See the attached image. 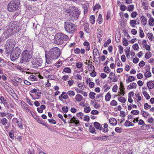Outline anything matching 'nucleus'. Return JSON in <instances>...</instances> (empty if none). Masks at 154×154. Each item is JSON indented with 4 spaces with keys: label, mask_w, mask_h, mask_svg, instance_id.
I'll return each instance as SVG.
<instances>
[{
    "label": "nucleus",
    "mask_w": 154,
    "mask_h": 154,
    "mask_svg": "<svg viewBox=\"0 0 154 154\" xmlns=\"http://www.w3.org/2000/svg\"><path fill=\"white\" fill-rule=\"evenodd\" d=\"M67 94L70 97H72L75 95V92L72 91H68Z\"/></svg>",
    "instance_id": "nucleus-45"
},
{
    "label": "nucleus",
    "mask_w": 154,
    "mask_h": 154,
    "mask_svg": "<svg viewBox=\"0 0 154 154\" xmlns=\"http://www.w3.org/2000/svg\"><path fill=\"white\" fill-rule=\"evenodd\" d=\"M76 27V26L71 22H66L65 23V30L69 33H73L75 30Z\"/></svg>",
    "instance_id": "nucleus-8"
},
{
    "label": "nucleus",
    "mask_w": 154,
    "mask_h": 154,
    "mask_svg": "<svg viewBox=\"0 0 154 154\" xmlns=\"http://www.w3.org/2000/svg\"><path fill=\"white\" fill-rule=\"evenodd\" d=\"M104 70L105 72H106V73H109L111 70L109 68L108 66H105L104 69Z\"/></svg>",
    "instance_id": "nucleus-43"
},
{
    "label": "nucleus",
    "mask_w": 154,
    "mask_h": 154,
    "mask_svg": "<svg viewBox=\"0 0 154 154\" xmlns=\"http://www.w3.org/2000/svg\"><path fill=\"white\" fill-rule=\"evenodd\" d=\"M110 104L112 106H116L117 104V103L116 100H113L111 102Z\"/></svg>",
    "instance_id": "nucleus-59"
},
{
    "label": "nucleus",
    "mask_w": 154,
    "mask_h": 154,
    "mask_svg": "<svg viewBox=\"0 0 154 154\" xmlns=\"http://www.w3.org/2000/svg\"><path fill=\"white\" fill-rule=\"evenodd\" d=\"M139 36L141 38H143L144 36V35L143 31L140 27H139Z\"/></svg>",
    "instance_id": "nucleus-32"
},
{
    "label": "nucleus",
    "mask_w": 154,
    "mask_h": 154,
    "mask_svg": "<svg viewBox=\"0 0 154 154\" xmlns=\"http://www.w3.org/2000/svg\"><path fill=\"white\" fill-rule=\"evenodd\" d=\"M21 52V50L19 48L16 47L14 48L10 52L11 60L14 61L20 57Z\"/></svg>",
    "instance_id": "nucleus-7"
},
{
    "label": "nucleus",
    "mask_w": 154,
    "mask_h": 154,
    "mask_svg": "<svg viewBox=\"0 0 154 154\" xmlns=\"http://www.w3.org/2000/svg\"><path fill=\"white\" fill-rule=\"evenodd\" d=\"M141 18L142 20V22H143V24L144 26L146 25V24L147 19L144 16H142Z\"/></svg>",
    "instance_id": "nucleus-21"
},
{
    "label": "nucleus",
    "mask_w": 154,
    "mask_h": 154,
    "mask_svg": "<svg viewBox=\"0 0 154 154\" xmlns=\"http://www.w3.org/2000/svg\"><path fill=\"white\" fill-rule=\"evenodd\" d=\"M21 29V25L20 23L14 22L8 26L4 34L7 37H9L16 33L18 32Z\"/></svg>",
    "instance_id": "nucleus-1"
},
{
    "label": "nucleus",
    "mask_w": 154,
    "mask_h": 154,
    "mask_svg": "<svg viewBox=\"0 0 154 154\" xmlns=\"http://www.w3.org/2000/svg\"><path fill=\"white\" fill-rule=\"evenodd\" d=\"M119 89H120V90L121 92L124 91L125 88L124 86V85L122 82L120 83V88Z\"/></svg>",
    "instance_id": "nucleus-47"
},
{
    "label": "nucleus",
    "mask_w": 154,
    "mask_h": 154,
    "mask_svg": "<svg viewBox=\"0 0 154 154\" xmlns=\"http://www.w3.org/2000/svg\"><path fill=\"white\" fill-rule=\"evenodd\" d=\"M115 130L118 133H121L122 132V129L119 127H116L115 128Z\"/></svg>",
    "instance_id": "nucleus-60"
},
{
    "label": "nucleus",
    "mask_w": 154,
    "mask_h": 154,
    "mask_svg": "<svg viewBox=\"0 0 154 154\" xmlns=\"http://www.w3.org/2000/svg\"><path fill=\"white\" fill-rule=\"evenodd\" d=\"M140 113L142 114V116L145 118H146L147 116L149 115V113L142 110H141Z\"/></svg>",
    "instance_id": "nucleus-22"
},
{
    "label": "nucleus",
    "mask_w": 154,
    "mask_h": 154,
    "mask_svg": "<svg viewBox=\"0 0 154 154\" xmlns=\"http://www.w3.org/2000/svg\"><path fill=\"white\" fill-rule=\"evenodd\" d=\"M70 122H69V123H74L76 125H77L79 124V121L76 119L75 117L73 116L72 117V119H71L70 120Z\"/></svg>",
    "instance_id": "nucleus-12"
},
{
    "label": "nucleus",
    "mask_w": 154,
    "mask_h": 154,
    "mask_svg": "<svg viewBox=\"0 0 154 154\" xmlns=\"http://www.w3.org/2000/svg\"><path fill=\"white\" fill-rule=\"evenodd\" d=\"M38 120H37V121L39 123H40L45 126L46 127L49 129L51 130V129L47 126V125L46 124L45 122L42 121L40 119L38 118Z\"/></svg>",
    "instance_id": "nucleus-15"
},
{
    "label": "nucleus",
    "mask_w": 154,
    "mask_h": 154,
    "mask_svg": "<svg viewBox=\"0 0 154 154\" xmlns=\"http://www.w3.org/2000/svg\"><path fill=\"white\" fill-rule=\"evenodd\" d=\"M108 127V125L106 123H105L104 125V126L103 127H101V128L100 129V131H102L103 132L105 133L109 131Z\"/></svg>",
    "instance_id": "nucleus-13"
},
{
    "label": "nucleus",
    "mask_w": 154,
    "mask_h": 154,
    "mask_svg": "<svg viewBox=\"0 0 154 154\" xmlns=\"http://www.w3.org/2000/svg\"><path fill=\"white\" fill-rule=\"evenodd\" d=\"M124 125L126 127L133 126L134 125L132 123L128 120H126L125 122Z\"/></svg>",
    "instance_id": "nucleus-19"
},
{
    "label": "nucleus",
    "mask_w": 154,
    "mask_h": 154,
    "mask_svg": "<svg viewBox=\"0 0 154 154\" xmlns=\"http://www.w3.org/2000/svg\"><path fill=\"white\" fill-rule=\"evenodd\" d=\"M14 80L19 83H21L22 82V80L20 78L17 77L14 78Z\"/></svg>",
    "instance_id": "nucleus-46"
},
{
    "label": "nucleus",
    "mask_w": 154,
    "mask_h": 154,
    "mask_svg": "<svg viewBox=\"0 0 154 154\" xmlns=\"http://www.w3.org/2000/svg\"><path fill=\"white\" fill-rule=\"evenodd\" d=\"M148 87L149 89L153 88L154 87V84L152 83V81H149L147 83Z\"/></svg>",
    "instance_id": "nucleus-16"
},
{
    "label": "nucleus",
    "mask_w": 154,
    "mask_h": 154,
    "mask_svg": "<svg viewBox=\"0 0 154 154\" xmlns=\"http://www.w3.org/2000/svg\"><path fill=\"white\" fill-rule=\"evenodd\" d=\"M144 109H149L150 108L151 106L149 105L147 103H145L144 104Z\"/></svg>",
    "instance_id": "nucleus-48"
},
{
    "label": "nucleus",
    "mask_w": 154,
    "mask_h": 154,
    "mask_svg": "<svg viewBox=\"0 0 154 154\" xmlns=\"http://www.w3.org/2000/svg\"><path fill=\"white\" fill-rule=\"evenodd\" d=\"M68 39L69 37L67 35L62 33H57L55 36L54 42L55 44L60 45L65 43Z\"/></svg>",
    "instance_id": "nucleus-3"
},
{
    "label": "nucleus",
    "mask_w": 154,
    "mask_h": 154,
    "mask_svg": "<svg viewBox=\"0 0 154 154\" xmlns=\"http://www.w3.org/2000/svg\"><path fill=\"white\" fill-rule=\"evenodd\" d=\"M84 29L85 31L87 33H89L90 32L89 29L88 28V26L87 25H85L84 27Z\"/></svg>",
    "instance_id": "nucleus-54"
},
{
    "label": "nucleus",
    "mask_w": 154,
    "mask_h": 154,
    "mask_svg": "<svg viewBox=\"0 0 154 154\" xmlns=\"http://www.w3.org/2000/svg\"><path fill=\"white\" fill-rule=\"evenodd\" d=\"M149 25L153 26L154 25V19L152 17H150L149 20Z\"/></svg>",
    "instance_id": "nucleus-20"
},
{
    "label": "nucleus",
    "mask_w": 154,
    "mask_h": 154,
    "mask_svg": "<svg viewBox=\"0 0 154 154\" xmlns=\"http://www.w3.org/2000/svg\"><path fill=\"white\" fill-rule=\"evenodd\" d=\"M119 101L123 103H125L126 101V99L125 97H121L119 98Z\"/></svg>",
    "instance_id": "nucleus-41"
},
{
    "label": "nucleus",
    "mask_w": 154,
    "mask_h": 154,
    "mask_svg": "<svg viewBox=\"0 0 154 154\" xmlns=\"http://www.w3.org/2000/svg\"><path fill=\"white\" fill-rule=\"evenodd\" d=\"M16 44L15 41L13 39H9L7 40L5 45V53L9 54L12 49H13Z\"/></svg>",
    "instance_id": "nucleus-5"
},
{
    "label": "nucleus",
    "mask_w": 154,
    "mask_h": 154,
    "mask_svg": "<svg viewBox=\"0 0 154 154\" xmlns=\"http://www.w3.org/2000/svg\"><path fill=\"white\" fill-rule=\"evenodd\" d=\"M66 14L71 17H73L75 19H77L79 17L80 13L77 8L70 7L65 10Z\"/></svg>",
    "instance_id": "nucleus-4"
},
{
    "label": "nucleus",
    "mask_w": 154,
    "mask_h": 154,
    "mask_svg": "<svg viewBox=\"0 0 154 154\" xmlns=\"http://www.w3.org/2000/svg\"><path fill=\"white\" fill-rule=\"evenodd\" d=\"M137 15V12L135 11L133 12L131 14V17L132 18H134Z\"/></svg>",
    "instance_id": "nucleus-64"
},
{
    "label": "nucleus",
    "mask_w": 154,
    "mask_h": 154,
    "mask_svg": "<svg viewBox=\"0 0 154 154\" xmlns=\"http://www.w3.org/2000/svg\"><path fill=\"white\" fill-rule=\"evenodd\" d=\"M130 24L131 26L133 27H134L135 26V25L137 24V23H136V20H131L130 22Z\"/></svg>",
    "instance_id": "nucleus-31"
},
{
    "label": "nucleus",
    "mask_w": 154,
    "mask_h": 154,
    "mask_svg": "<svg viewBox=\"0 0 154 154\" xmlns=\"http://www.w3.org/2000/svg\"><path fill=\"white\" fill-rule=\"evenodd\" d=\"M68 97L67 95L65 92H63L61 96L59 97V99L60 100L62 101L63 100L61 98H63L64 99H66Z\"/></svg>",
    "instance_id": "nucleus-11"
},
{
    "label": "nucleus",
    "mask_w": 154,
    "mask_h": 154,
    "mask_svg": "<svg viewBox=\"0 0 154 154\" xmlns=\"http://www.w3.org/2000/svg\"><path fill=\"white\" fill-rule=\"evenodd\" d=\"M84 46H86V49L87 51H88L90 50V47L89 43L88 42H85L83 43Z\"/></svg>",
    "instance_id": "nucleus-23"
},
{
    "label": "nucleus",
    "mask_w": 154,
    "mask_h": 154,
    "mask_svg": "<svg viewBox=\"0 0 154 154\" xmlns=\"http://www.w3.org/2000/svg\"><path fill=\"white\" fill-rule=\"evenodd\" d=\"M123 48L121 45L119 46V50L120 54H122L123 53Z\"/></svg>",
    "instance_id": "nucleus-57"
},
{
    "label": "nucleus",
    "mask_w": 154,
    "mask_h": 154,
    "mask_svg": "<svg viewBox=\"0 0 154 154\" xmlns=\"http://www.w3.org/2000/svg\"><path fill=\"white\" fill-rule=\"evenodd\" d=\"M89 131L92 134L95 133L96 134L95 132L96 130L94 127H93L92 125H90L89 129Z\"/></svg>",
    "instance_id": "nucleus-24"
},
{
    "label": "nucleus",
    "mask_w": 154,
    "mask_h": 154,
    "mask_svg": "<svg viewBox=\"0 0 154 154\" xmlns=\"http://www.w3.org/2000/svg\"><path fill=\"white\" fill-rule=\"evenodd\" d=\"M111 98V95L109 93H108L105 97V100L106 101H109L110 100Z\"/></svg>",
    "instance_id": "nucleus-33"
},
{
    "label": "nucleus",
    "mask_w": 154,
    "mask_h": 154,
    "mask_svg": "<svg viewBox=\"0 0 154 154\" xmlns=\"http://www.w3.org/2000/svg\"><path fill=\"white\" fill-rule=\"evenodd\" d=\"M82 96L81 95L78 94L75 96V99L76 101L79 102L82 100Z\"/></svg>",
    "instance_id": "nucleus-18"
},
{
    "label": "nucleus",
    "mask_w": 154,
    "mask_h": 154,
    "mask_svg": "<svg viewBox=\"0 0 154 154\" xmlns=\"http://www.w3.org/2000/svg\"><path fill=\"white\" fill-rule=\"evenodd\" d=\"M60 54V49L59 48L54 47L51 48L47 54H45L46 62L50 63L53 60L57 59Z\"/></svg>",
    "instance_id": "nucleus-2"
},
{
    "label": "nucleus",
    "mask_w": 154,
    "mask_h": 154,
    "mask_svg": "<svg viewBox=\"0 0 154 154\" xmlns=\"http://www.w3.org/2000/svg\"><path fill=\"white\" fill-rule=\"evenodd\" d=\"M69 78V76L68 75H65L63 76L62 79L64 81H66L68 80Z\"/></svg>",
    "instance_id": "nucleus-58"
},
{
    "label": "nucleus",
    "mask_w": 154,
    "mask_h": 154,
    "mask_svg": "<svg viewBox=\"0 0 154 154\" xmlns=\"http://www.w3.org/2000/svg\"><path fill=\"white\" fill-rule=\"evenodd\" d=\"M118 89V86L117 85H115L113 87L112 91L114 92H116L117 91Z\"/></svg>",
    "instance_id": "nucleus-62"
},
{
    "label": "nucleus",
    "mask_w": 154,
    "mask_h": 154,
    "mask_svg": "<svg viewBox=\"0 0 154 154\" xmlns=\"http://www.w3.org/2000/svg\"><path fill=\"white\" fill-rule=\"evenodd\" d=\"M143 94L147 100L149 99L150 98V96L146 92L143 91Z\"/></svg>",
    "instance_id": "nucleus-37"
},
{
    "label": "nucleus",
    "mask_w": 154,
    "mask_h": 154,
    "mask_svg": "<svg viewBox=\"0 0 154 154\" xmlns=\"http://www.w3.org/2000/svg\"><path fill=\"white\" fill-rule=\"evenodd\" d=\"M152 54L150 52H147L145 55V57L146 59H149L151 56Z\"/></svg>",
    "instance_id": "nucleus-39"
},
{
    "label": "nucleus",
    "mask_w": 154,
    "mask_h": 154,
    "mask_svg": "<svg viewBox=\"0 0 154 154\" xmlns=\"http://www.w3.org/2000/svg\"><path fill=\"white\" fill-rule=\"evenodd\" d=\"M134 7V5H129L128 7L127 11L130 12L132 11L133 10Z\"/></svg>",
    "instance_id": "nucleus-38"
},
{
    "label": "nucleus",
    "mask_w": 154,
    "mask_h": 154,
    "mask_svg": "<svg viewBox=\"0 0 154 154\" xmlns=\"http://www.w3.org/2000/svg\"><path fill=\"white\" fill-rule=\"evenodd\" d=\"M97 54H99V52L97 49H94L93 51L94 56H97Z\"/></svg>",
    "instance_id": "nucleus-53"
},
{
    "label": "nucleus",
    "mask_w": 154,
    "mask_h": 154,
    "mask_svg": "<svg viewBox=\"0 0 154 154\" xmlns=\"http://www.w3.org/2000/svg\"><path fill=\"white\" fill-rule=\"evenodd\" d=\"M8 120L5 118H3L1 120V122L2 125H6L8 123Z\"/></svg>",
    "instance_id": "nucleus-28"
},
{
    "label": "nucleus",
    "mask_w": 154,
    "mask_h": 154,
    "mask_svg": "<svg viewBox=\"0 0 154 154\" xmlns=\"http://www.w3.org/2000/svg\"><path fill=\"white\" fill-rule=\"evenodd\" d=\"M96 94L93 92H90L89 94V97L91 99H93L95 97Z\"/></svg>",
    "instance_id": "nucleus-35"
},
{
    "label": "nucleus",
    "mask_w": 154,
    "mask_h": 154,
    "mask_svg": "<svg viewBox=\"0 0 154 154\" xmlns=\"http://www.w3.org/2000/svg\"><path fill=\"white\" fill-rule=\"evenodd\" d=\"M90 20L92 24H93L95 22V17L94 16L92 15L90 16Z\"/></svg>",
    "instance_id": "nucleus-29"
},
{
    "label": "nucleus",
    "mask_w": 154,
    "mask_h": 154,
    "mask_svg": "<svg viewBox=\"0 0 154 154\" xmlns=\"http://www.w3.org/2000/svg\"><path fill=\"white\" fill-rule=\"evenodd\" d=\"M32 66L33 68L40 67L42 63V60L41 58L33 57L32 60Z\"/></svg>",
    "instance_id": "nucleus-10"
},
{
    "label": "nucleus",
    "mask_w": 154,
    "mask_h": 154,
    "mask_svg": "<svg viewBox=\"0 0 154 154\" xmlns=\"http://www.w3.org/2000/svg\"><path fill=\"white\" fill-rule=\"evenodd\" d=\"M62 109L65 113H67L68 111V108L66 106H63L62 108Z\"/></svg>",
    "instance_id": "nucleus-55"
},
{
    "label": "nucleus",
    "mask_w": 154,
    "mask_h": 154,
    "mask_svg": "<svg viewBox=\"0 0 154 154\" xmlns=\"http://www.w3.org/2000/svg\"><path fill=\"white\" fill-rule=\"evenodd\" d=\"M88 69L90 71H94L95 68L91 64L89 65L88 64Z\"/></svg>",
    "instance_id": "nucleus-30"
},
{
    "label": "nucleus",
    "mask_w": 154,
    "mask_h": 154,
    "mask_svg": "<svg viewBox=\"0 0 154 154\" xmlns=\"http://www.w3.org/2000/svg\"><path fill=\"white\" fill-rule=\"evenodd\" d=\"M131 113L134 115H136L139 113V111L137 110H133L131 111Z\"/></svg>",
    "instance_id": "nucleus-44"
},
{
    "label": "nucleus",
    "mask_w": 154,
    "mask_h": 154,
    "mask_svg": "<svg viewBox=\"0 0 154 154\" xmlns=\"http://www.w3.org/2000/svg\"><path fill=\"white\" fill-rule=\"evenodd\" d=\"M64 72L68 73H70L71 72V69L69 67H66L63 69L62 73H63Z\"/></svg>",
    "instance_id": "nucleus-26"
},
{
    "label": "nucleus",
    "mask_w": 154,
    "mask_h": 154,
    "mask_svg": "<svg viewBox=\"0 0 154 154\" xmlns=\"http://www.w3.org/2000/svg\"><path fill=\"white\" fill-rule=\"evenodd\" d=\"M29 79H30L32 81H34L36 80L37 78L35 76L31 75L29 76Z\"/></svg>",
    "instance_id": "nucleus-40"
},
{
    "label": "nucleus",
    "mask_w": 154,
    "mask_h": 154,
    "mask_svg": "<svg viewBox=\"0 0 154 154\" xmlns=\"http://www.w3.org/2000/svg\"><path fill=\"white\" fill-rule=\"evenodd\" d=\"M94 125L96 129H99L100 130L102 127V125H100L99 123L97 122H94Z\"/></svg>",
    "instance_id": "nucleus-14"
},
{
    "label": "nucleus",
    "mask_w": 154,
    "mask_h": 154,
    "mask_svg": "<svg viewBox=\"0 0 154 154\" xmlns=\"http://www.w3.org/2000/svg\"><path fill=\"white\" fill-rule=\"evenodd\" d=\"M84 111L86 113H88L91 111V108L89 106L85 107L84 109Z\"/></svg>",
    "instance_id": "nucleus-52"
},
{
    "label": "nucleus",
    "mask_w": 154,
    "mask_h": 154,
    "mask_svg": "<svg viewBox=\"0 0 154 154\" xmlns=\"http://www.w3.org/2000/svg\"><path fill=\"white\" fill-rule=\"evenodd\" d=\"M120 9L122 11H125L126 9V7L125 5L121 4L120 6Z\"/></svg>",
    "instance_id": "nucleus-56"
},
{
    "label": "nucleus",
    "mask_w": 154,
    "mask_h": 154,
    "mask_svg": "<svg viewBox=\"0 0 154 154\" xmlns=\"http://www.w3.org/2000/svg\"><path fill=\"white\" fill-rule=\"evenodd\" d=\"M123 44L124 45L127 46L128 45V42L127 39L125 38L123 39L122 40Z\"/></svg>",
    "instance_id": "nucleus-49"
},
{
    "label": "nucleus",
    "mask_w": 154,
    "mask_h": 154,
    "mask_svg": "<svg viewBox=\"0 0 154 154\" xmlns=\"http://www.w3.org/2000/svg\"><path fill=\"white\" fill-rule=\"evenodd\" d=\"M133 48L134 50H137L139 48V46L137 44H135L133 45Z\"/></svg>",
    "instance_id": "nucleus-51"
},
{
    "label": "nucleus",
    "mask_w": 154,
    "mask_h": 154,
    "mask_svg": "<svg viewBox=\"0 0 154 154\" xmlns=\"http://www.w3.org/2000/svg\"><path fill=\"white\" fill-rule=\"evenodd\" d=\"M20 4L19 0H12L8 5V9L10 11H14L18 8Z\"/></svg>",
    "instance_id": "nucleus-6"
},
{
    "label": "nucleus",
    "mask_w": 154,
    "mask_h": 154,
    "mask_svg": "<svg viewBox=\"0 0 154 154\" xmlns=\"http://www.w3.org/2000/svg\"><path fill=\"white\" fill-rule=\"evenodd\" d=\"M111 42V40L110 39H109L107 40L106 42L104 44V46L105 47H107Z\"/></svg>",
    "instance_id": "nucleus-42"
},
{
    "label": "nucleus",
    "mask_w": 154,
    "mask_h": 154,
    "mask_svg": "<svg viewBox=\"0 0 154 154\" xmlns=\"http://www.w3.org/2000/svg\"><path fill=\"white\" fill-rule=\"evenodd\" d=\"M101 8L100 5L98 4H96L95 6L93 8V10L94 11H95L96 10H98L99 9Z\"/></svg>",
    "instance_id": "nucleus-34"
},
{
    "label": "nucleus",
    "mask_w": 154,
    "mask_h": 154,
    "mask_svg": "<svg viewBox=\"0 0 154 154\" xmlns=\"http://www.w3.org/2000/svg\"><path fill=\"white\" fill-rule=\"evenodd\" d=\"M145 63L143 60L141 61L139 64V65L141 67H142L145 65Z\"/></svg>",
    "instance_id": "nucleus-63"
},
{
    "label": "nucleus",
    "mask_w": 154,
    "mask_h": 154,
    "mask_svg": "<svg viewBox=\"0 0 154 154\" xmlns=\"http://www.w3.org/2000/svg\"><path fill=\"white\" fill-rule=\"evenodd\" d=\"M32 53L27 50H25L22 54V56L20 63H23L24 62H28L30 60L32 57Z\"/></svg>",
    "instance_id": "nucleus-9"
},
{
    "label": "nucleus",
    "mask_w": 154,
    "mask_h": 154,
    "mask_svg": "<svg viewBox=\"0 0 154 154\" xmlns=\"http://www.w3.org/2000/svg\"><path fill=\"white\" fill-rule=\"evenodd\" d=\"M147 36L148 38L150 40L152 41L154 37L153 35L151 33H148L147 34Z\"/></svg>",
    "instance_id": "nucleus-36"
},
{
    "label": "nucleus",
    "mask_w": 154,
    "mask_h": 154,
    "mask_svg": "<svg viewBox=\"0 0 154 154\" xmlns=\"http://www.w3.org/2000/svg\"><path fill=\"white\" fill-rule=\"evenodd\" d=\"M82 63H78L76 64V67L78 68H80L82 67Z\"/></svg>",
    "instance_id": "nucleus-61"
},
{
    "label": "nucleus",
    "mask_w": 154,
    "mask_h": 154,
    "mask_svg": "<svg viewBox=\"0 0 154 154\" xmlns=\"http://www.w3.org/2000/svg\"><path fill=\"white\" fill-rule=\"evenodd\" d=\"M97 21L98 23L100 24H101L102 23L103 18L101 14H100L98 15L97 19Z\"/></svg>",
    "instance_id": "nucleus-27"
},
{
    "label": "nucleus",
    "mask_w": 154,
    "mask_h": 154,
    "mask_svg": "<svg viewBox=\"0 0 154 154\" xmlns=\"http://www.w3.org/2000/svg\"><path fill=\"white\" fill-rule=\"evenodd\" d=\"M144 76L146 77H149L151 76V74L150 71L147 69L144 74Z\"/></svg>",
    "instance_id": "nucleus-25"
},
{
    "label": "nucleus",
    "mask_w": 154,
    "mask_h": 154,
    "mask_svg": "<svg viewBox=\"0 0 154 154\" xmlns=\"http://www.w3.org/2000/svg\"><path fill=\"white\" fill-rule=\"evenodd\" d=\"M135 80L134 77L132 76H130L128 77V79H126V82L128 83L129 82H132Z\"/></svg>",
    "instance_id": "nucleus-17"
},
{
    "label": "nucleus",
    "mask_w": 154,
    "mask_h": 154,
    "mask_svg": "<svg viewBox=\"0 0 154 154\" xmlns=\"http://www.w3.org/2000/svg\"><path fill=\"white\" fill-rule=\"evenodd\" d=\"M75 78L76 79H78L80 80H81L82 79V77L81 75L79 74H78L75 76Z\"/></svg>",
    "instance_id": "nucleus-50"
}]
</instances>
